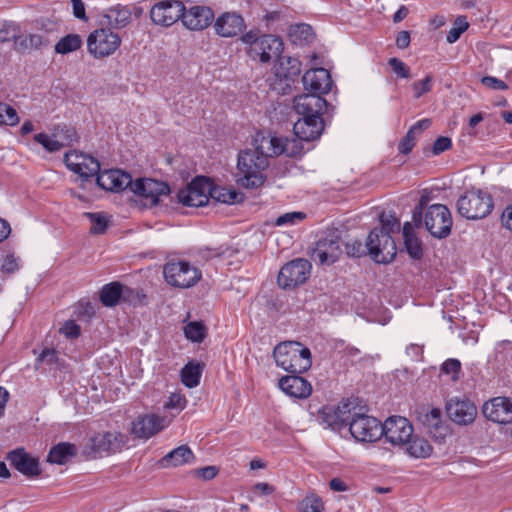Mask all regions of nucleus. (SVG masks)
Returning a JSON list of instances; mask_svg holds the SVG:
<instances>
[{
	"label": "nucleus",
	"instance_id": "nucleus-1",
	"mask_svg": "<svg viewBox=\"0 0 512 512\" xmlns=\"http://www.w3.org/2000/svg\"><path fill=\"white\" fill-rule=\"evenodd\" d=\"M326 107V100L316 95H299L294 98L295 111L302 116L293 126L299 140L310 142L321 136L324 130L322 114Z\"/></svg>",
	"mask_w": 512,
	"mask_h": 512
},
{
	"label": "nucleus",
	"instance_id": "nucleus-2",
	"mask_svg": "<svg viewBox=\"0 0 512 512\" xmlns=\"http://www.w3.org/2000/svg\"><path fill=\"white\" fill-rule=\"evenodd\" d=\"M273 357L278 367L291 374H302L312 364L310 350L296 341L278 344L274 348Z\"/></svg>",
	"mask_w": 512,
	"mask_h": 512
},
{
	"label": "nucleus",
	"instance_id": "nucleus-3",
	"mask_svg": "<svg viewBox=\"0 0 512 512\" xmlns=\"http://www.w3.org/2000/svg\"><path fill=\"white\" fill-rule=\"evenodd\" d=\"M269 160L260 155L255 149L246 150L239 154L237 167L243 177L238 182L245 188H257L264 183V171Z\"/></svg>",
	"mask_w": 512,
	"mask_h": 512
},
{
	"label": "nucleus",
	"instance_id": "nucleus-4",
	"mask_svg": "<svg viewBox=\"0 0 512 512\" xmlns=\"http://www.w3.org/2000/svg\"><path fill=\"white\" fill-rule=\"evenodd\" d=\"M254 149L269 160L270 157L285 154L289 157H295L302 151V147L296 139L278 137L272 134L258 132L253 140Z\"/></svg>",
	"mask_w": 512,
	"mask_h": 512
},
{
	"label": "nucleus",
	"instance_id": "nucleus-5",
	"mask_svg": "<svg viewBox=\"0 0 512 512\" xmlns=\"http://www.w3.org/2000/svg\"><path fill=\"white\" fill-rule=\"evenodd\" d=\"M493 198L481 190L468 191L457 201L458 213L470 220L482 219L493 209Z\"/></svg>",
	"mask_w": 512,
	"mask_h": 512
},
{
	"label": "nucleus",
	"instance_id": "nucleus-6",
	"mask_svg": "<svg viewBox=\"0 0 512 512\" xmlns=\"http://www.w3.org/2000/svg\"><path fill=\"white\" fill-rule=\"evenodd\" d=\"M163 275L166 282L177 288H190L202 277L201 271L183 260H171L164 265Z\"/></svg>",
	"mask_w": 512,
	"mask_h": 512
},
{
	"label": "nucleus",
	"instance_id": "nucleus-7",
	"mask_svg": "<svg viewBox=\"0 0 512 512\" xmlns=\"http://www.w3.org/2000/svg\"><path fill=\"white\" fill-rule=\"evenodd\" d=\"M366 249L377 263H390L396 256L397 249L392 236L385 228H374L367 237Z\"/></svg>",
	"mask_w": 512,
	"mask_h": 512
},
{
	"label": "nucleus",
	"instance_id": "nucleus-8",
	"mask_svg": "<svg viewBox=\"0 0 512 512\" xmlns=\"http://www.w3.org/2000/svg\"><path fill=\"white\" fill-rule=\"evenodd\" d=\"M348 425L352 437L358 442H375L383 435L382 423L375 417L357 411L356 406Z\"/></svg>",
	"mask_w": 512,
	"mask_h": 512
},
{
	"label": "nucleus",
	"instance_id": "nucleus-9",
	"mask_svg": "<svg viewBox=\"0 0 512 512\" xmlns=\"http://www.w3.org/2000/svg\"><path fill=\"white\" fill-rule=\"evenodd\" d=\"M422 223L433 237L446 238L450 235L452 228L450 210L443 204H432L425 210Z\"/></svg>",
	"mask_w": 512,
	"mask_h": 512
},
{
	"label": "nucleus",
	"instance_id": "nucleus-10",
	"mask_svg": "<svg viewBox=\"0 0 512 512\" xmlns=\"http://www.w3.org/2000/svg\"><path fill=\"white\" fill-rule=\"evenodd\" d=\"M355 410V403L352 400L341 402L338 406H325L319 410L317 421L324 427L339 431L346 425Z\"/></svg>",
	"mask_w": 512,
	"mask_h": 512
},
{
	"label": "nucleus",
	"instance_id": "nucleus-11",
	"mask_svg": "<svg viewBox=\"0 0 512 512\" xmlns=\"http://www.w3.org/2000/svg\"><path fill=\"white\" fill-rule=\"evenodd\" d=\"M121 38L109 28H100L93 31L87 39V48L95 58L112 55L120 46Z\"/></svg>",
	"mask_w": 512,
	"mask_h": 512
},
{
	"label": "nucleus",
	"instance_id": "nucleus-12",
	"mask_svg": "<svg viewBox=\"0 0 512 512\" xmlns=\"http://www.w3.org/2000/svg\"><path fill=\"white\" fill-rule=\"evenodd\" d=\"M211 182L202 176L193 179L185 188L179 190L177 198L189 207H201L209 202Z\"/></svg>",
	"mask_w": 512,
	"mask_h": 512
},
{
	"label": "nucleus",
	"instance_id": "nucleus-13",
	"mask_svg": "<svg viewBox=\"0 0 512 512\" xmlns=\"http://www.w3.org/2000/svg\"><path fill=\"white\" fill-rule=\"evenodd\" d=\"M311 264L306 259H295L284 265L278 275V284L283 288H294L303 284L310 276Z\"/></svg>",
	"mask_w": 512,
	"mask_h": 512
},
{
	"label": "nucleus",
	"instance_id": "nucleus-14",
	"mask_svg": "<svg viewBox=\"0 0 512 512\" xmlns=\"http://www.w3.org/2000/svg\"><path fill=\"white\" fill-rule=\"evenodd\" d=\"M131 192L143 198L145 206L157 205L162 196H168L170 187L167 183L150 179H137L131 185Z\"/></svg>",
	"mask_w": 512,
	"mask_h": 512
},
{
	"label": "nucleus",
	"instance_id": "nucleus-15",
	"mask_svg": "<svg viewBox=\"0 0 512 512\" xmlns=\"http://www.w3.org/2000/svg\"><path fill=\"white\" fill-rule=\"evenodd\" d=\"M383 435L394 446H404L413 434L410 422L401 416H391L383 424Z\"/></svg>",
	"mask_w": 512,
	"mask_h": 512
},
{
	"label": "nucleus",
	"instance_id": "nucleus-16",
	"mask_svg": "<svg viewBox=\"0 0 512 512\" xmlns=\"http://www.w3.org/2000/svg\"><path fill=\"white\" fill-rule=\"evenodd\" d=\"M341 254V238L335 232H330L318 240L313 250L312 258L320 264L331 265L339 259Z\"/></svg>",
	"mask_w": 512,
	"mask_h": 512
},
{
	"label": "nucleus",
	"instance_id": "nucleus-17",
	"mask_svg": "<svg viewBox=\"0 0 512 512\" xmlns=\"http://www.w3.org/2000/svg\"><path fill=\"white\" fill-rule=\"evenodd\" d=\"M65 165L69 170L78 174L82 180L98 176L100 163L91 155L76 151L66 153L64 156Z\"/></svg>",
	"mask_w": 512,
	"mask_h": 512
},
{
	"label": "nucleus",
	"instance_id": "nucleus-18",
	"mask_svg": "<svg viewBox=\"0 0 512 512\" xmlns=\"http://www.w3.org/2000/svg\"><path fill=\"white\" fill-rule=\"evenodd\" d=\"M184 4L180 0H164L155 4L150 11V18L156 25L168 27L181 19Z\"/></svg>",
	"mask_w": 512,
	"mask_h": 512
},
{
	"label": "nucleus",
	"instance_id": "nucleus-19",
	"mask_svg": "<svg viewBox=\"0 0 512 512\" xmlns=\"http://www.w3.org/2000/svg\"><path fill=\"white\" fill-rule=\"evenodd\" d=\"M283 51V42L273 35H262L259 41L254 43L252 49H248V55L252 60L262 63L269 62L272 58L279 59Z\"/></svg>",
	"mask_w": 512,
	"mask_h": 512
},
{
	"label": "nucleus",
	"instance_id": "nucleus-20",
	"mask_svg": "<svg viewBox=\"0 0 512 512\" xmlns=\"http://www.w3.org/2000/svg\"><path fill=\"white\" fill-rule=\"evenodd\" d=\"M445 408L449 419L458 425L471 424L477 416L476 406L466 398H450Z\"/></svg>",
	"mask_w": 512,
	"mask_h": 512
},
{
	"label": "nucleus",
	"instance_id": "nucleus-21",
	"mask_svg": "<svg viewBox=\"0 0 512 512\" xmlns=\"http://www.w3.org/2000/svg\"><path fill=\"white\" fill-rule=\"evenodd\" d=\"M482 413L490 421L499 424L512 423V399L508 397L492 398L484 403Z\"/></svg>",
	"mask_w": 512,
	"mask_h": 512
},
{
	"label": "nucleus",
	"instance_id": "nucleus-22",
	"mask_svg": "<svg viewBox=\"0 0 512 512\" xmlns=\"http://www.w3.org/2000/svg\"><path fill=\"white\" fill-rule=\"evenodd\" d=\"M302 82L304 88L310 92L308 95L319 97L322 94H327L332 87L331 75L325 68H315L307 71L302 77Z\"/></svg>",
	"mask_w": 512,
	"mask_h": 512
},
{
	"label": "nucleus",
	"instance_id": "nucleus-23",
	"mask_svg": "<svg viewBox=\"0 0 512 512\" xmlns=\"http://www.w3.org/2000/svg\"><path fill=\"white\" fill-rule=\"evenodd\" d=\"M126 437L116 431H106L96 433L90 438L91 449L98 454L115 453L125 444Z\"/></svg>",
	"mask_w": 512,
	"mask_h": 512
},
{
	"label": "nucleus",
	"instance_id": "nucleus-24",
	"mask_svg": "<svg viewBox=\"0 0 512 512\" xmlns=\"http://www.w3.org/2000/svg\"><path fill=\"white\" fill-rule=\"evenodd\" d=\"M166 420L156 414L139 415L133 422L131 433L142 439H148L166 426Z\"/></svg>",
	"mask_w": 512,
	"mask_h": 512
},
{
	"label": "nucleus",
	"instance_id": "nucleus-25",
	"mask_svg": "<svg viewBox=\"0 0 512 512\" xmlns=\"http://www.w3.org/2000/svg\"><path fill=\"white\" fill-rule=\"evenodd\" d=\"M96 183L107 191L119 192L126 189L131 191L133 181L130 174L119 169H111L99 172Z\"/></svg>",
	"mask_w": 512,
	"mask_h": 512
},
{
	"label": "nucleus",
	"instance_id": "nucleus-26",
	"mask_svg": "<svg viewBox=\"0 0 512 512\" xmlns=\"http://www.w3.org/2000/svg\"><path fill=\"white\" fill-rule=\"evenodd\" d=\"M214 19V12L208 6H192L189 9L184 7L181 20L183 25L190 30H203L207 28Z\"/></svg>",
	"mask_w": 512,
	"mask_h": 512
},
{
	"label": "nucleus",
	"instance_id": "nucleus-27",
	"mask_svg": "<svg viewBox=\"0 0 512 512\" xmlns=\"http://www.w3.org/2000/svg\"><path fill=\"white\" fill-rule=\"evenodd\" d=\"M7 459L17 471L27 477H37L41 474L38 459L28 454L23 448L9 452Z\"/></svg>",
	"mask_w": 512,
	"mask_h": 512
},
{
	"label": "nucleus",
	"instance_id": "nucleus-28",
	"mask_svg": "<svg viewBox=\"0 0 512 512\" xmlns=\"http://www.w3.org/2000/svg\"><path fill=\"white\" fill-rule=\"evenodd\" d=\"M214 29L221 37H235L245 29V22L240 14L225 12L216 19Z\"/></svg>",
	"mask_w": 512,
	"mask_h": 512
},
{
	"label": "nucleus",
	"instance_id": "nucleus-29",
	"mask_svg": "<svg viewBox=\"0 0 512 512\" xmlns=\"http://www.w3.org/2000/svg\"><path fill=\"white\" fill-rule=\"evenodd\" d=\"M418 420L435 439H443L447 434V427L442 421V413L439 408L422 409L418 413Z\"/></svg>",
	"mask_w": 512,
	"mask_h": 512
},
{
	"label": "nucleus",
	"instance_id": "nucleus-30",
	"mask_svg": "<svg viewBox=\"0 0 512 512\" xmlns=\"http://www.w3.org/2000/svg\"><path fill=\"white\" fill-rule=\"evenodd\" d=\"M279 388L294 398H307L312 392L311 384L299 374L283 376L279 380Z\"/></svg>",
	"mask_w": 512,
	"mask_h": 512
},
{
	"label": "nucleus",
	"instance_id": "nucleus-31",
	"mask_svg": "<svg viewBox=\"0 0 512 512\" xmlns=\"http://www.w3.org/2000/svg\"><path fill=\"white\" fill-rule=\"evenodd\" d=\"M131 19V11L128 7L117 5L110 7L101 16V25L109 29H120L127 26Z\"/></svg>",
	"mask_w": 512,
	"mask_h": 512
},
{
	"label": "nucleus",
	"instance_id": "nucleus-32",
	"mask_svg": "<svg viewBox=\"0 0 512 512\" xmlns=\"http://www.w3.org/2000/svg\"><path fill=\"white\" fill-rule=\"evenodd\" d=\"M194 460V454L187 445H181L167 455H165L160 463L162 467H177L184 464L192 463Z\"/></svg>",
	"mask_w": 512,
	"mask_h": 512
},
{
	"label": "nucleus",
	"instance_id": "nucleus-33",
	"mask_svg": "<svg viewBox=\"0 0 512 512\" xmlns=\"http://www.w3.org/2000/svg\"><path fill=\"white\" fill-rule=\"evenodd\" d=\"M129 288H123L118 282H112L102 287L100 291V300L106 307H113L118 304L121 298L125 299L126 293H131Z\"/></svg>",
	"mask_w": 512,
	"mask_h": 512
},
{
	"label": "nucleus",
	"instance_id": "nucleus-34",
	"mask_svg": "<svg viewBox=\"0 0 512 512\" xmlns=\"http://www.w3.org/2000/svg\"><path fill=\"white\" fill-rule=\"evenodd\" d=\"M301 72V62L294 57L280 56L275 69L277 77L287 80L297 77Z\"/></svg>",
	"mask_w": 512,
	"mask_h": 512
},
{
	"label": "nucleus",
	"instance_id": "nucleus-35",
	"mask_svg": "<svg viewBox=\"0 0 512 512\" xmlns=\"http://www.w3.org/2000/svg\"><path fill=\"white\" fill-rule=\"evenodd\" d=\"M76 455V447L70 443H59L51 448L47 460L50 463L65 464L70 457Z\"/></svg>",
	"mask_w": 512,
	"mask_h": 512
},
{
	"label": "nucleus",
	"instance_id": "nucleus-36",
	"mask_svg": "<svg viewBox=\"0 0 512 512\" xmlns=\"http://www.w3.org/2000/svg\"><path fill=\"white\" fill-rule=\"evenodd\" d=\"M66 133L68 134L67 141H60L58 139L52 138L45 133H38L34 136V139L37 143L41 144L47 151L56 152L59 151L65 145H68L75 136V131L72 128H67Z\"/></svg>",
	"mask_w": 512,
	"mask_h": 512
},
{
	"label": "nucleus",
	"instance_id": "nucleus-37",
	"mask_svg": "<svg viewBox=\"0 0 512 512\" xmlns=\"http://www.w3.org/2000/svg\"><path fill=\"white\" fill-rule=\"evenodd\" d=\"M211 194L209 199L212 198L217 202L224 204L240 203L243 200V194L235 191L234 189L213 186L211 184Z\"/></svg>",
	"mask_w": 512,
	"mask_h": 512
},
{
	"label": "nucleus",
	"instance_id": "nucleus-38",
	"mask_svg": "<svg viewBox=\"0 0 512 512\" xmlns=\"http://www.w3.org/2000/svg\"><path fill=\"white\" fill-rule=\"evenodd\" d=\"M407 453L414 458L429 457L433 451L430 443L422 437H411L405 445Z\"/></svg>",
	"mask_w": 512,
	"mask_h": 512
},
{
	"label": "nucleus",
	"instance_id": "nucleus-39",
	"mask_svg": "<svg viewBox=\"0 0 512 512\" xmlns=\"http://www.w3.org/2000/svg\"><path fill=\"white\" fill-rule=\"evenodd\" d=\"M403 238L409 255L414 259H419L422 256L421 244L415 236L413 227L409 222H406L403 226Z\"/></svg>",
	"mask_w": 512,
	"mask_h": 512
},
{
	"label": "nucleus",
	"instance_id": "nucleus-40",
	"mask_svg": "<svg viewBox=\"0 0 512 512\" xmlns=\"http://www.w3.org/2000/svg\"><path fill=\"white\" fill-rule=\"evenodd\" d=\"M202 372L200 363L189 362L181 370V379L186 387L193 388L199 385Z\"/></svg>",
	"mask_w": 512,
	"mask_h": 512
},
{
	"label": "nucleus",
	"instance_id": "nucleus-41",
	"mask_svg": "<svg viewBox=\"0 0 512 512\" xmlns=\"http://www.w3.org/2000/svg\"><path fill=\"white\" fill-rule=\"evenodd\" d=\"M289 37L295 44H301L302 42H311L314 39L312 27L308 24H296L290 27Z\"/></svg>",
	"mask_w": 512,
	"mask_h": 512
},
{
	"label": "nucleus",
	"instance_id": "nucleus-42",
	"mask_svg": "<svg viewBox=\"0 0 512 512\" xmlns=\"http://www.w3.org/2000/svg\"><path fill=\"white\" fill-rule=\"evenodd\" d=\"M82 40L77 34H69L61 38L55 45V52L58 54H68L81 47Z\"/></svg>",
	"mask_w": 512,
	"mask_h": 512
},
{
	"label": "nucleus",
	"instance_id": "nucleus-43",
	"mask_svg": "<svg viewBox=\"0 0 512 512\" xmlns=\"http://www.w3.org/2000/svg\"><path fill=\"white\" fill-rule=\"evenodd\" d=\"M184 334L192 342H202L206 336V328L200 322H190L184 327Z\"/></svg>",
	"mask_w": 512,
	"mask_h": 512
},
{
	"label": "nucleus",
	"instance_id": "nucleus-44",
	"mask_svg": "<svg viewBox=\"0 0 512 512\" xmlns=\"http://www.w3.org/2000/svg\"><path fill=\"white\" fill-rule=\"evenodd\" d=\"M469 27V24L466 20L465 16H458L453 24V27L449 30L446 36V41L448 43L456 42L462 33H464Z\"/></svg>",
	"mask_w": 512,
	"mask_h": 512
},
{
	"label": "nucleus",
	"instance_id": "nucleus-45",
	"mask_svg": "<svg viewBox=\"0 0 512 512\" xmlns=\"http://www.w3.org/2000/svg\"><path fill=\"white\" fill-rule=\"evenodd\" d=\"M19 123L16 110L8 104L0 102V125L15 126Z\"/></svg>",
	"mask_w": 512,
	"mask_h": 512
},
{
	"label": "nucleus",
	"instance_id": "nucleus-46",
	"mask_svg": "<svg viewBox=\"0 0 512 512\" xmlns=\"http://www.w3.org/2000/svg\"><path fill=\"white\" fill-rule=\"evenodd\" d=\"M433 87L432 75H427L424 79L416 81L412 84L413 96L419 99L424 94L430 92Z\"/></svg>",
	"mask_w": 512,
	"mask_h": 512
},
{
	"label": "nucleus",
	"instance_id": "nucleus-47",
	"mask_svg": "<svg viewBox=\"0 0 512 512\" xmlns=\"http://www.w3.org/2000/svg\"><path fill=\"white\" fill-rule=\"evenodd\" d=\"M91 222L92 226L90 232L93 234H102L107 228L106 218L99 213H85L84 214Z\"/></svg>",
	"mask_w": 512,
	"mask_h": 512
},
{
	"label": "nucleus",
	"instance_id": "nucleus-48",
	"mask_svg": "<svg viewBox=\"0 0 512 512\" xmlns=\"http://www.w3.org/2000/svg\"><path fill=\"white\" fill-rule=\"evenodd\" d=\"M306 218V214L303 212H288L283 215H280L276 221L275 224L277 226H289L297 224L301 221H303Z\"/></svg>",
	"mask_w": 512,
	"mask_h": 512
},
{
	"label": "nucleus",
	"instance_id": "nucleus-49",
	"mask_svg": "<svg viewBox=\"0 0 512 512\" xmlns=\"http://www.w3.org/2000/svg\"><path fill=\"white\" fill-rule=\"evenodd\" d=\"M346 254L349 257H361L367 252L366 245L363 246L362 242L358 239H350L345 244Z\"/></svg>",
	"mask_w": 512,
	"mask_h": 512
},
{
	"label": "nucleus",
	"instance_id": "nucleus-50",
	"mask_svg": "<svg viewBox=\"0 0 512 512\" xmlns=\"http://www.w3.org/2000/svg\"><path fill=\"white\" fill-rule=\"evenodd\" d=\"M20 269V259L13 253H8L2 260L0 270L6 274L15 273Z\"/></svg>",
	"mask_w": 512,
	"mask_h": 512
},
{
	"label": "nucleus",
	"instance_id": "nucleus-51",
	"mask_svg": "<svg viewBox=\"0 0 512 512\" xmlns=\"http://www.w3.org/2000/svg\"><path fill=\"white\" fill-rule=\"evenodd\" d=\"M442 373L451 376V380L456 381L459 379L461 371V363L457 359H448L441 366Z\"/></svg>",
	"mask_w": 512,
	"mask_h": 512
},
{
	"label": "nucleus",
	"instance_id": "nucleus-52",
	"mask_svg": "<svg viewBox=\"0 0 512 512\" xmlns=\"http://www.w3.org/2000/svg\"><path fill=\"white\" fill-rule=\"evenodd\" d=\"M393 72L401 78H410V69L408 66L398 58H391L388 61Z\"/></svg>",
	"mask_w": 512,
	"mask_h": 512
},
{
	"label": "nucleus",
	"instance_id": "nucleus-53",
	"mask_svg": "<svg viewBox=\"0 0 512 512\" xmlns=\"http://www.w3.org/2000/svg\"><path fill=\"white\" fill-rule=\"evenodd\" d=\"M416 133H411V129L408 130L407 134L400 141L398 150L402 154H408L412 151L416 143Z\"/></svg>",
	"mask_w": 512,
	"mask_h": 512
},
{
	"label": "nucleus",
	"instance_id": "nucleus-54",
	"mask_svg": "<svg viewBox=\"0 0 512 512\" xmlns=\"http://www.w3.org/2000/svg\"><path fill=\"white\" fill-rule=\"evenodd\" d=\"M186 399L178 393H173L170 395L168 401L164 404L165 409H177L181 411L186 406Z\"/></svg>",
	"mask_w": 512,
	"mask_h": 512
},
{
	"label": "nucleus",
	"instance_id": "nucleus-55",
	"mask_svg": "<svg viewBox=\"0 0 512 512\" xmlns=\"http://www.w3.org/2000/svg\"><path fill=\"white\" fill-rule=\"evenodd\" d=\"M428 201H429L428 196L422 195L419 200L418 205L413 210L412 218H413V222H414L415 226H417V227L422 225L423 213H424V209H425Z\"/></svg>",
	"mask_w": 512,
	"mask_h": 512
},
{
	"label": "nucleus",
	"instance_id": "nucleus-56",
	"mask_svg": "<svg viewBox=\"0 0 512 512\" xmlns=\"http://www.w3.org/2000/svg\"><path fill=\"white\" fill-rule=\"evenodd\" d=\"M15 32H16V29H15L14 24L7 22V21L0 22V42L1 43L8 42L12 38H14Z\"/></svg>",
	"mask_w": 512,
	"mask_h": 512
},
{
	"label": "nucleus",
	"instance_id": "nucleus-57",
	"mask_svg": "<svg viewBox=\"0 0 512 512\" xmlns=\"http://www.w3.org/2000/svg\"><path fill=\"white\" fill-rule=\"evenodd\" d=\"M60 332L66 337L74 339L80 335V326L73 320L66 321L60 328Z\"/></svg>",
	"mask_w": 512,
	"mask_h": 512
},
{
	"label": "nucleus",
	"instance_id": "nucleus-58",
	"mask_svg": "<svg viewBox=\"0 0 512 512\" xmlns=\"http://www.w3.org/2000/svg\"><path fill=\"white\" fill-rule=\"evenodd\" d=\"M303 512H322V501L315 497H306L303 502Z\"/></svg>",
	"mask_w": 512,
	"mask_h": 512
},
{
	"label": "nucleus",
	"instance_id": "nucleus-59",
	"mask_svg": "<svg viewBox=\"0 0 512 512\" xmlns=\"http://www.w3.org/2000/svg\"><path fill=\"white\" fill-rule=\"evenodd\" d=\"M451 146H452L451 139L448 137L441 136L435 140L433 147H432V152L434 155H439L442 152L450 149Z\"/></svg>",
	"mask_w": 512,
	"mask_h": 512
},
{
	"label": "nucleus",
	"instance_id": "nucleus-60",
	"mask_svg": "<svg viewBox=\"0 0 512 512\" xmlns=\"http://www.w3.org/2000/svg\"><path fill=\"white\" fill-rule=\"evenodd\" d=\"M481 83L493 90H506L508 88L504 81L492 76H484Z\"/></svg>",
	"mask_w": 512,
	"mask_h": 512
},
{
	"label": "nucleus",
	"instance_id": "nucleus-61",
	"mask_svg": "<svg viewBox=\"0 0 512 512\" xmlns=\"http://www.w3.org/2000/svg\"><path fill=\"white\" fill-rule=\"evenodd\" d=\"M380 221L382 223L381 228H385L389 231V234L391 235V232L394 231L395 228L399 227V223L397 219L391 215L386 216L384 213L380 216Z\"/></svg>",
	"mask_w": 512,
	"mask_h": 512
},
{
	"label": "nucleus",
	"instance_id": "nucleus-62",
	"mask_svg": "<svg viewBox=\"0 0 512 512\" xmlns=\"http://www.w3.org/2000/svg\"><path fill=\"white\" fill-rule=\"evenodd\" d=\"M73 7V15L80 20L86 21L85 5L82 0H70Z\"/></svg>",
	"mask_w": 512,
	"mask_h": 512
},
{
	"label": "nucleus",
	"instance_id": "nucleus-63",
	"mask_svg": "<svg viewBox=\"0 0 512 512\" xmlns=\"http://www.w3.org/2000/svg\"><path fill=\"white\" fill-rule=\"evenodd\" d=\"M28 40L29 45L33 48H40L49 44V40L40 34H31Z\"/></svg>",
	"mask_w": 512,
	"mask_h": 512
},
{
	"label": "nucleus",
	"instance_id": "nucleus-64",
	"mask_svg": "<svg viewBox=\"0 0 512 512\" xmlns=\"http://www.w3.org/2000/svg\"><path fill=\"white\" fill-rule=\"evenodd\" d=\"M501 220L507 229L512 230V205L503 211Z\"/></svg>",
	"mask_w": 512,
	"mask_h": 512
}]
</instances>
